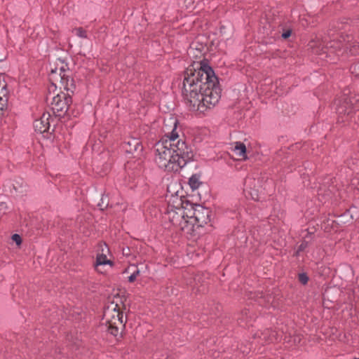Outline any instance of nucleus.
<instances>
[{"label": "nucleus", "mask_w": 359, "mask_h": 359, "mask_svg": "<svg viewBox=\"0 0 359 359\" xmlns=\"http://www.w3.org/2000/svg\"><path fill=\"white\" fill-rule=\"evenodd\" d=\"M298 279H299V281L301 283H302L303 285H306L308 283V281H309V277L304 273H299Z\"/></svg>", "instance_id": "obj_18"}, {"label": "nucleus", "mask_w": 359, "mask_h": 359, "mask_svg": "<svg viewBox=\"0 0 359 359\" xmlns=\"http://www.w3.org/2000/svg\"><path fill=\"white\" fill-rule=\"evenodd\" d=\"M118 325H116V321H112L111 323H109L108 331L111 334L117 336L118 334Z\"/></svg>", "instance_id": "obj_14"}, {"label": "nucleus", "mask_w": 359, "mask_h": 359, "mask_svg": "<svg viewBox=\"0 0 359 359\" xmlns=\"http://www.w3.org/2000/svg\"><path fill=\"white\" fill-rule=\"evenodd\" d=\"M189 215L182 208H171L168 210V216L170 222L178 227L181 231L187 234H191L194 231V224L187 217Z\"/></svg>", "instance_id": "obj_3"}, {"label": "nucleus", "mask_w": 359, "mask_h": 359, "mask_svg": "<svg viewBox=\"0 0 359 359\" xmlns=\"http://www.w3.org/2000/svg\"><path fill=\"white\" fill-rule=\"evenodd\" d=\"M133 275H135L136 277H137L140 274V270L136 269L133 272Z\"/></svg>", "instance_id": "obj_25"}, {"label": "nucleus", "mask_w": 359, "mask_h": 359, "mask_svg": "<svg viewBox=\"0 0 359 359\" xmlns=\"http://www.w3.org/2000/svg\"><path fill=\"white\" fill-rule=\"evenodd\" d=\"M137 277L135 276V275H133V274H131L129 277H128V281L130 283H133L134 282L135 280H136Z\"/></svg>", "instance_id": "obj_23"}, {"label": "nucleus", "mask_w": 359, "mask_h": 359, "mask_svg": "<svg viewBox=\"0 0 359 359\" xmlns=\"http://www.w3.org/2000/svg\"><path fill=\"white\" fill-rule=\"evenodd\" d=\"M355 359H359V358H355Z\"/></svg>", "instance_id": "obj_27"}, {"label": "nucleus", "mask_w": 359, "mask_h": 359, "mask_svg": "<svg viewBox=\"0 0 359 359\" xmlns=\"http://www.w3.org/2000/svg\"><path fill=\"white\" fill-rule=\"evenodd\" d=\"M114 312L116 313V320L118 322V325L123 326V314L120 313L118 311H116L114 309Z\"/></svg>", "instance_id": "obj_17"}, {"label": "nucleus", "mask_w": 359, "mask_h": 359, "mask_svg": "<svg viewBox=\"0 0 359 359\" xmlns=\"http://www.w3.org/2000/svg\"><path fill=\"white\" fill-rule=\"evenodd\" d=\"M60 76L61 82L64 86V88L67 91L73 92L75 89V85L74 83L73 79L69 78V76H66L65 74L62 75L60 73Z\"/></svg>", "instance_id": "obj_11"}, {"label": "nucleus", "mask_w": 359, "mask_h": 359, "mask_svg": "<svg viewBox=\"0 0 359 359\" xmlns=\"http://www.w3.org/2000/svg\"><path fill=\"white\" fill-rule=\"evenodd\" d=\"M51 116L49 113H43L39 119L34 123V127L36 132L43 133L47 132L50 128L49 120Z\"/></svg>", "instance_id": "obj_8"}, {"label": "nucleus", "mask_w": 359, "mask_h": 359, "mask_svg": "<svg viewBox=\"0 0 359 359\" xmlns=\"http://www.w3.org/2000/svg\"><path fill=\"white\" fill-rule=\"evenodd\" d=\"M213 69L207 64H194L184 72L182 96L188 109L204 114L220 98V88Z\"/></svg>", "instance_id": "obj_1"}, {"label": "nucleus", "mask_w": 359, "mask_h": 359, "mask_svg": "<svg viewBox=\"0 0 359 359\" xmlns=\"http://www.w3.org/2000/svg\"><path fill=\"white\" fill-rule=\"evenodd\" d=\"M72 32L79 38L87 39V32L83 27H76L72 30Z\"/></svg>", "instance_id": "obj_13"}, {"label": "nucleus", "mask_w": 359, "mask_h": 359, "mask_svg": "<svg viewBox=\"0 0 359 359\" xmlns=\"http://www.w3.org/2000/svg\"><path fill=\"white\" fill-rule=\"evenodd\" d=\"M7 104L4 99L3 102L0 101V118L4 116V110L6 109Z\"/></svg>", "instance_id": "obj_20"}, {"label": "nucleus", "mask_w": 359, "mask_h": 359, "mask_svg": "<svg viewBox=\"0 0 359 359\" xmlns=\"http://www.w3.org/2000/svg\"><path fill=\"white\" fill-rule=\"evenodd\" d=\"M191 211L193 212L192 214L187 215V217L192 221L191 224H194V226L196 225L198 227L203 226L210 222L211 211L208 208L198 205L193 208Z\"/></svg>", "instance_id": "obj_5"}, {"label": "nucleus", "mask_w": 359, "mask_h": 359, "mask_svg": "<svg viewBox=\"0 0 359 359\" xmlns=\"http://www.w3.org/2000/svg\"><path fill=\"white\" fill-rule=\"evenodd\" d=\"M307 246H308V242H306L305 241L302 242V243L299 246L298 252L304 250L307 248Z\"/></svg>", "instance_id": "obj_22"}, {"label": "nucleus", "mask_w": 359, "mask_h": 359, "mask_svg": "<svg viewBox=\"0 0 359 359\" xmlns=\"http://www.w3.org/2000/svg\"><path fill=\"white\" fill-rule=\"evenodd\" d=\"M123 149L127 153L133 154L135 152H141L142 146L139 140L133 138L123 143Z\"/></svg>", "instance_id": "obj_9"}, {"label": "nucleus", "mask_w": 359, "mask_h": 359, "mask_svg": "<svg viewBox=\"0 0 359 359\" xmlns=\"http://www.w3.org/2000/svg\"><path fill=\"white\" fill-rule=\"evenodd\" d=\"M47 100L51 99V109L56 116L63 117L66 115L70 103H72V97L70 95L60 93L50 97V94L47 96Z\"/></svg>", "instance_id": "obj_4"}, {"label": "nucleus", "mask_w": 359, "mask_h": 359, "mask_svg": "<svg viewBox=\"0 0 359 359\" xmlns=\"http://www.w3.org/2000/svg\"><path fill=\"white\" fill-rule=\"evenodd\" d=\"M200 182L196 177L192 176L189 179V185L192 189H197L199 187Z\"/></svg>", "instance_id": "obj_16"}, {"label": "nucleus", "mask_w": 359, "mask_h": 359, "mask_svg": "<svg viewBox=\"0 0 359 359\" xmlns=\"http://www.w3.org/2000/svg\"><path fill=\"white\" fill-rule=\"evenodd\" d=\"M251 179H247L245 180V189H248V187H247V184L248 183L249 181H250Z\"/></svg>", "instance_id": "obj_26"}, {"label": "nucleus", "mask_w": 359, "mask_h": 359, "mask_svg": "<svg viewBox=\"0 0 359 359\" xmlns=\"http://www.w3.org/2000/svg\"><path fill=\"white\" fill-rule=\"evenodd\" d=\"M291 34H292V29H290V28H287V29H283V33L281 34V36H282V38L286 39L289 36H290Z\"/></svg>", "instance_id": "obj_19"}, {"label": "nucleus", "mask_w": 359, "mask_h": 359, "mask_svg": "<svg viewBox=\"0 0 359 359\" xmlns=\"http://www.w3.org/2000/svg\"><path fill=\"white\" fill-rule=\"evenodd\" d=\"M112 321H116V325H118V322H117V320H116V315H113L112 316V319L110 320H107L108 323H111Z\"/></svg>", "instance_id": "obj_24"}, {"label": "nucleus", "mask_w": 359, "mask_h": 359, "mask_svg": "<svg viewBox=\"0 0 359 359\" xmlns=\"http://www.w3.org/2000/svg\"><path fill=\"white\" fill-rule=\"evenodd\" d=\"M12 240L18 245H20L22 243L21 237L18 234H13L12 236Z\"/></svg>", "instance_id": "obj_21"}, {"label": "nucleus", "mask_w": 359, "mask_h": 359, "mask_svg": "<svg viewBox=\"0 0 359 359\" xmlns=\"http://www.w3.org/2000/svg\"><path fill=\"white\" fill-rule=\"evenodd\" d=\"M233 151L235 154L242 159H246V147L244 143L241 142H236Z\"/></svg>", "instance_id": "obj_10"}, {"label": "nucleus", "mask_w": 359, "mask_h": 359, "mask_svg": "<svg viewBox=\"0 0 359 359\" xmlns=\"http://www.w3.org/2000/svg\"><path fill=\"white\" fill-rule=\"evenodd\" d=\"M352 37L351 36L340 35V39L335 40L333 39L327 42L326 47L333 51H340L341 48L348 49L350 46V42Z\"/></svg>", "instance_id": "obj_7"}, {"label": "nucleus", "mask_w": 359, "mask_h": 359, "mask_svg": "<svg viewBox=\"0 0 359 359\" xmlns=\"http://www.w3.org/2000/svg\"><path fill=\"white\" fill-rule=\"evenodd\" d=\"M334 105H336V113L339 115V121L341 122L348 121V117L353 111L357 109L356 107L352 106L351 99L347 97L335 100Z\"/></svg>", "instance_id": "obj_6"}, {"label": "nucleus", "mask_w": 359, "mask_h": 359, "mask_svg": "<svg viewBox=\"0 0 359 359\" xmlns=\"http://www.w3.org/2000/svg\"><path fill=\"white\" fill-rule=\"evenodd\" d=\"M22 184H23L22 182ZM13 189H15V191L16 192H18L21 194H25L27 191V187L26 184H25V185L21 184L20 187H18L17 185L13 184Z\"/></svg>", "instance_id": "obj_15"}, {"label": "nucleus", "mask_w": 359, "mask_h": 359, "mask_svg": "<svg viewBox=\"0 0 359 359\" xmlns=\"http://www.w3.org/2000/svg\"><path fill=\"white\" fill-rule=\"evenodd\" d=\"M172 129L154 145L155 162L165 171L178 172L194 157L191 148L186 142L180 139L176 131L177 121L170 119Z\"/></svg>", "instance_id": "obj_2"}, {"label": "nucleus", "mask_w": 359, "mask_h": 359, "mask_svg": "<svg viewBox=\"0 0 359 359\" xmlns=\"http://www.w3.org/2000/svg\"><path fill=\"white\" fill-rule=\"evenodd\" d=\"M109 264L113 265V262L107 258V256L104 254H100L97 255L95 269L97 271H100L99 267L102 265Z\"/></svg>", "instance_id": "obj_12"}]
</instances>
